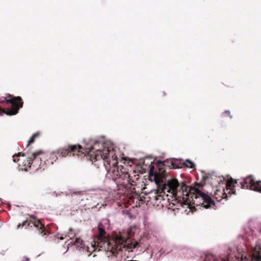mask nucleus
Here are the masks:
<instances>
[{"instance_id":"1","label":"nucleus","mask_w":261,"mask_h":261,"mask_svg":"<svg viewBox=\"0 0 261 261\" xmlns=\"http://www.w3.org/2000/svg\"><path fill=\"white\" fill-rule=\"evenodd\" d=\"M158 170L154 172V180L158 186L156 200H163L162 194L166 192L171 193L176 198L184 205L192 210L196 206H201L205 208L216 209V205L212 198L207 194L201 192L196 188H192L186 185L185 181L179 182L177 179L172 178L165 184L164 179L167 173L163 168L165 166L170 168L178 169L184 167V161L182 159H174L164 162H158Z\"/></svg>"},{"instance_id":"2","label":"nucleus","mask_w":261,"mask_h":261,"mask_svg":"<svg viewBox=\"0 0 261 261\" xmlns=\"http://www.w3.org/2000/svg\"><path fill=\"white\" fill-rule=\"evenodd\" d=\"M98 233L94 238L91 246L93 251L103 250L110 251L114 255L118 251H133V249L140 246L139 243L132 239L134 232L131 229L123 230L116 234L112 238H108L106 232L101 224L98 226Z\"/></svg>"},{"instance_id":"3","label":"nucleus","mask_w":261,"mask_h":261,"mask_svg":"<svg viewBox=\"0 0 261 261\" xmlns=\"http://www.w3.org/2000/svg\"><path fill=\"white\" fill-rule=\"evenodd\" d=\"M80 147V149L76 151L75 154L81 153L87 154L89 159L93 163L99 161L101 163L109 158H113L115 150L112 146H108L107 144L102 142L92 139H84L83 144L75 145Z\"/></svg>"},{"instance_id":"4","label":"nucleus","mask_w":261,"mask_h":261,"mask_svg":"<svg viewBox=\"0 0 261 261\" xmlns=\"http://www.w3.org/2000/svg\"><path fill=\"white\" fill-rule=\"evenodd\" d=\"M107 171V176L115 181L118 185L125 187L130 183L131 179L128 170L122 165H118L116 152L113 158H109L102 163Z\"/></svg>"},{"instance_id":"5","label":"nucleus","mask_w":261,"mask_h":261,"mask_svg":"<svg viewBox=\"0 0 261 261\" xmlns=\"http://www.w3.org/2000/svg\"><path fill=\"white\" fill-rule=\"evenodd\" d=\"M23 105L21 97L7 94L6 97H0V115L3 114L9 116L15 115L22 108Z\"/></svg>"},{"instance_id":"6","label":"nucleus","mask_w":261,"mask_h":261,"mask_svg":"<svg viewBox=\"0 0 261 261\" xmlns=\"http://www.w3.org/2000/svg\"><path fill=\"white\" fill-rule=\"evenodd\" d=\"M241 185L242 189H249L256 192L261 193V181H255L251 175L246 178L233 180L231 177L226 182V188L229 194H236L234 187L236 185Z\"/></svg>"},{"instance_id":"7","label":"nucleus","mask_w":261,"mask_h":261,"mask_svg":"<svg viewBox=\"0 0 261 261\" xmlns=\"http://www.w3.org/2000/svg\"><path fill=\"white\" fill-rule=\"evenodd\" d=\"M81 148L75 145L68 144L67 146L58 148L56 151H53L48 154H45L44 164L46 165H52L58 159V155L60 157H66L67 155H74L76 151Z\"/></svg>"},{"instance_id":"8","label":"nucleus","mask_w":261,"mask_h":261,"mask_svg":"<svg viewBox=\"0 0 261 261\" xmlns=\"http://www.w3.org/2000/svg\"><path fill=\"white\" fill-rule=\"evenodd\" d=\"M45 153L42 151L39 150L33 153L31 156L29 158L27 161V166L31 167L32 165L35 169H41L44 164V162H42V159H44Z\"/></svg>"},{"instance_id":"9","label":"nucleus","mask_w":261,"mask_h":261,"mask_svg":"<svg viewBox=\"0 0 261 261\" xmlns=\"http://www.w3.org/2000/svg\"><path fill=\"white\" fill-rule=\"evenodd\" d=\"M240 256L233 255L228 253L226 256L217 257L213 254H208L205 256L203 261H240Z\"/></svg>"},{"instance_id":"10","label":"nucleus","mask_w":261,"mask_h":261,"mask_svg":"<svg viewBox=\"0 0 261 261\" xmlns=\"http://www.w3.org/2000/svg\"><path fill=\"white\" fill-rule=\"evenodd\" d=\"M29 227H32V226H34L35 227L38 228L39 231L41 234L43 236L47 235L48 234V232L46 231L45 229L44 225L41 222L40 220H35L33 222L31 221H28L27 220L23 221L22 224L19 223L17 225V227L24 226L27 225Z\"/></svg>"},{"instance_id":"11","label":"nucleus","mask_w":261,"mask_h":261,"mask_svg":"<svg viewBox=\"0 0 261 261\" xmlns=\"http://www.w3.org/2000/svg\"><path fill=\"white\" fill-rule=\"evenodd\" d=\"M184 167L194 168L195 165L191 160H186V161H184Z\"/></svg>"},{"instance_id":"12","label":"nucleus","mask_w":261,"mask_h":261,"mask_svg":"<svg viewBox=\"0 0 261 261\" xmlns=\"http://www.w3.org/2000/svg\"><path fill=\"white\" fill-rule=\"evenodd\" d=\"M40 135V133L37 132L33 135L32 137L30 138L29 141H28V144L27 146H29L31 144L33 143L35 141V139L36 137H38Z\"/></svg>"},{"instance_id":"13","label":"nucleus","mask_w":261,"mask_h":261,"mask_svg":"<svg viewBox=\"0 0 261 261\" xmlns=\"http://www.w3.org/2000/svg\"><path fill=\"white\" fill-rule=\"evenodd\" d=\"M40 135V133L37 132L33 135L32 137L30 138L29 141H28V144L27 146H29L31 144L33 143L35 141V139L36 137H38Z\"/></svg>"},{"instance_id":"14","label":"nucleus","mask_w":261,"mask_h":261,"mask_svg":"<svg viewBox=\"0 0 261 261\" xmlns=\"http://www.w3.org/2000/svg\"><path fill=\"white\" fill-rule=\"evenodd\" d=\"M74 245L79 248H82L84 247L83 241L80 238H76V240L74 242Z\"/></svg>"},{"instance_id":"15","label":"nucleus","mask_w":261,"mask_h":261,"mask_svg":"<svg viewBox=\"0 0 261 261\" xmlns=\"http://www.w3.org/2000/svg\"><path fill=\"white\" fill-rule=\"evenodd\" d=\"M253 257L256 261H261V245L260 246V251L257 253H254L253 254Z\"/></svg>"},{"instance_id":"16","label":"nucleus","mask_w":261,"mask_h":261,"mask_svg":"<svg viewBox=\"0 0 261 261\" xmlns=\"http://www.w3.org/2000/svg\"><path fill=\"white\" fill-rule=\"evenodd\" d=\"M20 155L21 156H24V153H22V152H19L17 154H15L13 156V161L14 162H17L18 161V159H17L18 157L20 156Z\"/></svg>"},{"instance_id":"17","label":"nucleus","mask_w":261,"mask_h":261,"mask_svg":"<svg viewBox=\"0 0 261 261\" xmlns=\"http://www.w3.org/2000/svg\"><path fill=\"white\" fill-rule=\"evenodd\" d=\"M224 114L226 116H230V112L229 111H225L224 113Z\"/></svg>"},{"instance_id":"18","label":"nucleus","mask_w":261,"mask_h":261,"mask_svg":"<svg viewBox=\"0 0 261 261\" xmlns=\"http://www.w3.org/2000/svg\"><path fill=\"white\" fill-rule=\"evenodd\" d=\"M208 178H209V176L207 175H204V176H203V177H202V179L204 180L208 179Z\"/></svg>"},{"instance_id":"19","label":"nucleus","mask_w":261,"mask_h":261,"mask_svg":"<svg viewBox=\"0 0 261 261\" xmlns=\"http://www.w3.org/2000/svg\"><path fill=\"white\" fill-rule=\"evenodd\" d=\"M227 194L225 192L222 193V198H225L227 197Z\"/></svg>"},{"instance_id":"20","label":"nucleus","mask_w":261,"mask_h":261,"mask_svg":"<svg viewBox=\"0 0 261 261\" xmlns=\"http://www.w3.org/2000/svg\"><path fill=\"white\" fill-rule=\"evenodd\" d=\"M153 169H154V167H153V166H152L150 168V171H151V170H153Z\"/></svg>"},{"instance_id":"21","label":"nucleus","mask_w":261,"mask_h":261,"mask_svg":"<svg viewBox=\"0 0 261 261\" xmlns=\"http://www.w3.org/2000/svg\"><path fill=\"white\" fill-rule=\"evenodd\" d=\"M60 239L62 240V239H63V237H61Z\"/></svg>"}]
</instances>
